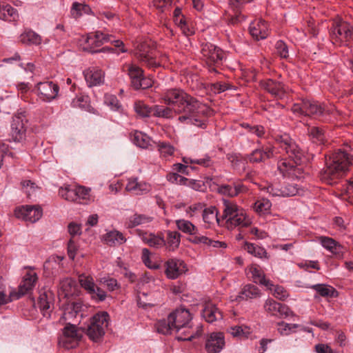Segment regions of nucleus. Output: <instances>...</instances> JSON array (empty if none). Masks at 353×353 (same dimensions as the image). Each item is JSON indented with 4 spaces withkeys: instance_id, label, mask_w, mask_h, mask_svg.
Here are the masks:
<instances>
[{
    "instance_id": "obj_1",
    "label": "nucleus",
    "mask_w": 353,
    "mask_h": 353,
    "mask_svg": "<svg viewBox=\"0 0 353 353\" xmlns=\"http://www.w3.org/2000/svg\"><path fill=\"white\" fill-rule=\"evenodd\" d=\"M164 103L176 107L178 114H184L179 117V121L189 125L205 128V119L210 110L205 105L179 89H170L165 91L161 97Z\"/></svg>"
},
{
    "instance_id": "obj_2",
    "label": "nucleus",
    "mask_w": 353,
    "mask_h": 353,
    "mask_svg": "<svg viewBox=\"0 0 353 353\" xmlns=\"http://www.w3.org/2000/svg\"><path fill=\"white\" fill-rule=\"evenodd\" d=\"M273 138L279 147L293 159V162L287 159L280 160L277 165L278 170L283 177L290 179H301L303 177L302 169L297 165L302 161L303 152L287 133H276L273 135Z\"/></svg>"
},
{
    "instance_id": "obj_3",
    "label": "nucleus",
    "mask_w": 353,
    "mask_h": 353,
    "mask_svg": "<svg viewBox=\"0 0 353 353\" xmlns=\"http://www.w3.org/2000/svg\"><path fill=\"white\" fill-rule=\"evenodd\" d=\"M352 164L353 150L339 149L326 159V165L321 173V179L328 184L336 183Z\"/></svg>"
},
{
    "instance_id": "obj_4",
    "label": "nucleus",
    "mask_w": 353,
    "mask_h": 353,
    "mask_svg": "<svg viewBox=\"0 0 353 353\" xmlns=\"http://www.w3.org/2000/svg\"><path fill=\"white\" fill-rule=\"evenodd\" d=\"M222 221H225L228 230L236 228H246L252 223V219L245 210L239 206L236 202L223 199L222 200Z\"/></svg>"
},
{
    "instance_id": "obj_5",
    "label": "nucleus",
    "mask_w": 353,
    "mask_h": 353,
    "mask_svg": "<svg viewBox=\"0 0 353 353\" xmlns=\"http://www.w3.org/2000/svg\"><path fill=\"white\" fill-rule=\"evenodd\" d=\"M170 320L173 322L175 331L179 332L183 328H188L187 331H184V336H179V341H191L192 339L199 336L201 333V330L196 331L190 330V323L192 316L190 312L185 308H178L171 312L170 314Z\"/></svg>"
},
{
    "instance_id": "obj_6",
    "label": "nucleus",
    "mask_w": 353,
    "mask_h": 353,
    "mask_svg": "<svg viewBox=\"0 0 353 353\" xmlns=\"http://www.w3.org/2000/svg\"><path fill=\"white\" fill-rule=\"evenodd\" d=\"M109 314L101 312L94 314L86 328V334L94 342H99L105 334L108 325Z\"/></svg>"
},
{
    "instance_id": "obj_7",
    "label": "nucleus",
    "mask_w": 353,
    "mask_h": 353,
    "mask_svg": "<svg viewBox=\"0 0 353 353\" xmlns=\"http://www.w3.org/2000/svg\"><path fill=\"white\" fill-rule=\"evenodd\" d=\"M292 111L299 115L314 117L330 114V110H327L324 104L307 99H302L300 103H294L292 107Z\"/></svg>"
},
{
    "instance_id": "obj_8",
    "label": "nucleus",
    "mask_w": 353,
    "mask_h": 353,
    "mask_svg": "<svg viewBox=\"0 0 353 353\" xmlns=\"http://www.w3.org/2000/svg\"><path fill=\"white\" fill-rule=\"evenodd\" d=\"M83 336V331L71 322L66 323L59 338V345L65 349H72L77 346Z\"/></svg>"
},
{
    "instance_id": "obj_9",
    "label": "nucleus",
    "mask_w": 353,
    "mask_h": 353,
    "mask_svg": "<svg viewBox=\"0 0 353 353\" xmlns=\"http://www.w3.org/2000/svg\"><path fill=\"white\" fill-rule=\"evenodd\" d=\"M201 53L208 65L209 71L217 72V68L222 64L224 59L222 50L212 43H206L203 46Z\"/></svg>"
},
{
    "instance_id": "obj_10",
    "label": "nucleus",
    "mask_w": 353,
    "mask_h": 353,
    "mask_svg": "<svg viewBox=\"0 0 353 353\" xmlns=\"http://www.w3.org/2000/svg\"><path fill=\"white\" fill-rule=\"evenodd\" d=\"M86 42L90 46V51L94 50V48L100 46L106 43H111L119 48L121 52H126L127 50L124 48L123 42L119 39H113V37L105 32L97 31L91 32L88 35Z\"/></svg>"
},
{
    "instance_id": "obj_11",
    "label": "nucleus",
    "mask_w": 353,
    "mask_h": 353,
    "mask_svg": "<svg viewBox=\"0 0 353 353\" xmlns=\"http://www.w3.org/2000/svg\"><path fill=\"white\" fill-rule=\"evenodd\" d=\"M158 54V52L146 42L139 44L135 52L136 57L141 62L152 68L161 65V61L157 59Z\"/></svg>"
},
{
    "instance_id": "obj_12",
    "label": "nucleus",
    "mask_w": 353,
    "mask_h": 353,
    "mask_svg": "<svg viewBox=\"0 0 353 353\" xmlns=\"http://www.w3.org/2000/svg\"><path fill=\"white\" fill-rule=\"evenodd\" d=\"M299 185L294 183L274 184L267 187V192L273 196H293L300 193Z\"/></svg>"
},
{
    "instance_id": "obj_13",
    "label": "nucleus",
    "mask_w": 353,
    "mask_h": 353,
    "mask_svg": "<svg viewBox=\"0 0 353 353\" xmlns=\"http://www.w3.org/2000/svg\"><path fill=\"white\" fill-rule=\"evenodd\" d=\"M27 120L22 113L15 115L11 123L10 137L14 142L21 143L26 139Z\"/></svg>"
},
{
    "instance_id": "obj_14",
    "label": "nucleus",
    "mask_w": 353,
    "mask_h": 353,
    "mask_svg": "<svg viewBox=\"0 0 353 353\" xmlns=\"http://www.w3.org/2000/svg\"><path fill=\"white\" fill-rule=\"evenodd\" d=\"M330 34L335 42L347 41L353 39V28L346 22H336Z\"/></svg>"
},
{
    "instance_id": "obj_15",
    "label": "nucleus",
    "mask_w": 353,
    "mask_h": 353,
    "mask_svg": "<svg viewBox=\"0 0 353 353\" xmlns=\"http://www.w3.org/2000/svg\"><path fill=\"white\" fill-rule=\"evenodd\" d=\"M81 304L77 302L68 303L64 307L62 315L59 319L60 323L66 325V323L71 322L76 323L80 321L82 316Z\"/></svg>"
},
{
    "instance_id": "obj_16",
    "label": "nucleus",
    "mask_w": 353,
    "mask_h": 353,
    "mask_svg": "<svg viewBox=\"0 0 353 353\" xmlns=\"http://www.w3.org/2000/svg\"><path fill=\"white\" fill-rule=\"evenodd\" d=\"M14 214L18 219L35 223L42 216V210L37 205H23L15 209Z\"/></svg>"
},
{
    "instance_id": "obj_17",
    "label": "nucleus",
    "mask_w": 353,
    "mask_h": 353,
    "mask_svg": "<svg viewBox=\"0 0 353 353\" xmlns=\"http://www.w3.org/2000/svg\"><path fill=\"white\" fill-rule=\"evenodd\" d=\"M79 293V287L75 280L65 278L60 281L58 288V296L60 300L78 296Z\"/></svg>"
},
{
    "instance_id": "obj_18",
    "label": "nucleus",
    "mask_w": 353,
    "mask_h": 353,
    "mask_svg": "<svg viewBox=\"0 0 353 353\" xmlns=\"http://www.w3.org/2000/svg\"><path fill=\"white\" fill-rule=\"evenodd\" d=\"M37 89L40 98L47 102L54 99L59 90V86L52 81L40 82L37 83Z\"/></svg>"
},
{
    "instance_id": "obj_19",
    "label": "nucleus",
    "mask_w": 353,
    "mask_h": 353,
    "mask_svg": "<svg viewBox=\"0 0 353 353\" xmlns=\"http://www.w3.org/2000/svg\"><path fill=\"white\" fill-rule=\"evenodd\" d=\"M225 337L221 332H212L206 339L205 347L208 353H219L225 347Z\"/></svg>"
},
{
    "instance_id": "obj_20",
    "label": "nucleus",
    "mask_w": 353,
    "mask_h": 353,
    "mask_svg": "<svg viewBox=\"0 0 353 353\" xmlns=\"http://www.w3.org/2000/svg\"><path fill=\"white\" fill-rule=\"evenodd\" d=\"M165 274L170 279H176L188 270L185 262L176 259H169L165 263Z\"/></svg>"
},
{
    "instance_id": "obj_21",
    "label": "nucleus",
    "mask_w": 353,
    "mask_h": 353,
    "mask_svg": "<svg viewBox=\"0 0 353 353\" xmlns=\"http://www.w3.org/2000/svg\"><path fill=\"white\" fill-rule=\"evenodd\" d=\"M321 245L327 251L331 252L338 259H342L344 256L347 250L334 239L321 236L319 238Z\"/></svg>"
},
{
    "instance_id": "obj_22",
    "label": "nucleus",
    "mask_w": 353,
    "mask_h": 353,
    "mask_svg": "<svg viewBox=\"0 0 353 353\" xmlns=\"http://www.w3.org/2000/svg\"><path fill=\"white\" fill-rule=\"evenodd\" d=\"M218 209L214 206L204 207L202 210V219L208 228H212L215 225H221L222 219L219 216Z\"/></svg>"
},
{
    "instance_id": "obj_23",
    "label": "nucleus",
    "mask_w": 353,
    "mask_h": 353,
    "mask_svg": "<svg viewBox=\"0 0 353 353\" xmlns=\"http://www.w3.org/2000/svg\"><path fill=\"white\" fill-rule=\"evenodd\" d=\"M53 299V293L49 289L43 288L40 290L38 305L40 310L42 311L43 316L47 318L50 316L49 310L50 305L52 303Z\"/></svg>"
},
{
    "instance_id": "obj_24",
    "label": "nucleus",
    "mask_w": 353,
    "mask_h": 353,
    "mask_svg": "<svg viewBox=\"0 0 353 353\" xmlns=\"http://www.w3.org/2000/svg\"><path fill=\"white\" fill-rule=\"evenodd\" d=\"M249 31L256 40L264 39L268 36V28L263 19H257L250 24Z\"/></svg>"
},
{
    "instance_id": "obj_25",
    "label": "nucleus",
    "mask_w": 353,
    "mask_h": 353,
    "mask_svg": "<svg viewBox=\"0 0 353 353\" xmlns=\"http://www.w3.org/2000/svg\"><path fill=\"white\" fill-rule=\"evenodd\" d=\"M85 79L89 86L99 85L104 81L103 72L97 68H90L83 72Z\"/></svg>"
},
{
    "instance_id": "obj_26",
    "label": "nucleus",
    "mask_w": 353,
    "mask_h": 353,
    "mask_svg": "<svg viewBox=\"0 0 353 353\" xmlns=\"http://www.w3.org/2000/svg\"><path fill=\"white\" fill-rule=\"evenodd\" d=\"M139 236L143 243L151 248L159 249L165 245V239L154 233L139 232Z\"/></svg>"
},
{
    "instance_id": "obj_27",
    "label": "nucleus",
    "mask_w": 353,
    "mask_h": 353,
    "mask_svg": "<svg viewBox=\"0 0 353 353\" xmlns=\"http://www.w3.org/2000/svg\"><path fill=\"white\" fill-rule=\"evenodd\" d=\"M37 273L32 269L28 270L23 277V281L19 285V292L25 294L33 290L37 281Z\"/></svg>"
},
{
    "instance_id": "obj_28",
    "label": "nucleus",
    "mask_w": 353,
    "mask_h": 353,
    "mask_svg": "<svg viewBox=\"0 0 353 353\" xmlns=\"http://www.w3.org/2000/svg\"><path fill=\"white\" fill-rule=\"evenodd\" d=\"M102 241L109 246H117L124 243L126 238L122 232L117 230H107L102 236Z\"/></svg>"
},
{
    "instance_id": "obj_29",
    "label": "nucleus",
    "mask_w": 353,
    "mask_h": 353,
    "mask_svg": "<svg viewBox=\"0 0 353 353\" xmlns=\"http://www.w3.org/2000/svg\"><path fill=\"white\" fill-rule=\"evenodd\" d=\"M260 294V290L257 287L248 284L243 287L239 295L235 296V298L231 296V301L239 302L244 300L256 299L259 297Z\"/></svg>"
},
{
    "instance_id": "obj_30",
    "label": "nucleus",
    "mask_w": 353,
    "mask_h": 353,
    "mask_svg": "<svg viewBox=\"0 0 353 353\" xmlns=\"http://www.w3.org/2000/svg\"><path fill=\"white\" fill-rule=\"evenodd\" d=\"M125 189L133 194H142L150 190V185L145 182L139 181L137 178H130L128 179Z\"/></svg>"
},
{
    "instance_id": "obj_31",
    "label": "nucleus",
    "mask_w": 353,
    "mask_h": 353,
    "mask_svg": "<svg viewBox=\"0 0 353 353\" xmlns=\"http://www.w3.org/2000/svg\"><path fill=\"white\" fill-rule=\"evenodd\" d=\"M274 157V148H267L266 149H256L253 150L248 156V160L250 163H260L266 159Z\"/></svg>"
},
{
    "instance_id": "obj_32",
    "label": "nucleus",
    "mask_w": 353,
    "mask_h": 353,
    "mask_svg": "<svg viewBox=\"0 0 353 353\" xmlns=\"http://www.w3.org/2000/svg\"><path fill=\"white\" fill-rule=\"evenodd\" d=\"M263 86L272 96L278 99H282L285 96V91L281 82L268 79L263 83Z\"/></svg>"
},
{
    "instance_id": "obj_33",
    "label": "nucleus",
    "mask_w": 353,
    "mask_h": 353,
    "mask_svg": "<svg viewBox=\"0 0 353 353\" xmlns=\"http://www.w3.org/2000/svg\"><path fill=\"white\" fill-rule=\"evenodd\" d=\"M202 316L207 322L210 323L222 319L221 312L212 303H208L205 305L202 310Z\"/></svg>"
},
{
    "instance_id": "obj_34",
    "label": "nucleus",
    "mask_w": 353,
    "mask_h": 353,
    "mask_svg": "<svg viewBox=\"0 0 353 353\" xmlns=\"http://www.w3.org/2000/svg\"><path fill=\"white\" fill-rule=\"evenodd\" d=\"M152 221V218L145 214L135 213L126 218L125 225L128 228H133L139 225L148 224Z\"/></svg>"
},
{
    "instance_id": "obj_35",
    "label": "nucleus",
    "mask_w": 353,
    "mask_h": 353,
    "mask_svg": "<svg viewBox=\"0 0 353 353\" xmlns=\"http://www.w3.org/2000/svg\"><path fill=\"white\" fill-rule=\"evenodd\" d=\"M248 274L251 275L253 281L256 283H260L266 287L272 286V283L267 280L263 272L256 265H252L248 268Z\"/></svg>"
},
{
    "instance_id": "obj_36",
    "label": "nucleus",
    "mask_w": 353,
    "mask_h": 353,
    "mask_svg": "<svg viewBox=\"0 0 353 353\" xmlns=\"http://www.w3.org/2000/svg\"><path fill=\"white\" fill-rule=\"evenodd\" d=\"M123 71L126 72L131 79L133 88L135 87V81L139 83L143 76V70L138 65L133 63H128L123 66Z\"/></svg>"
},
{
    "instance_id": "obj_37",
    "label": "nucleus",
    "mask_w": 353,
    "mask_h": 353,
    "mask_svg": "<svg viewBox=\"0 0 353 353\" xmlns=\"http://www.w3.org/2000/svg\"><path fill=\"white\" fill-rule=\"evenodd\" d=\"M165 241V249L170 252L176 250L181 243V234L177 231L168 230Z\"/></svg>"
},
{
    "instance_id": "obj_38",
    "label": "nucleus",
    "mask_w": 353,
    "mask_h": 353,
    "mask_svg": "<svg viewBox=\"0 0 353 353\" xmlns=\"http://www.w3.org/2000/svg\"><path fill=\"white\" fill-rule=\"evenodd\" d=\"M19 41L27 46L39 45L41 42V37L35 32L28 30L20 34Z\"/></svg>"
},
{
    "instance_id": "obj_39",
    "label": "nucleus",
    "mask_w": 353,
    "mask_h": 353,
    "mask_svg": "<svg viewBox=\"0 0 353 353\" xmlns=\"http://www.w3.org/2000/svg\"><path fill=\"white\" fill-rule=\"evenodd\" d=\"M176 228L184 234L192 236L198 234V228L190 221L185 219H180L175 221Z\"/></svg>"
},
{
    "instance_id": "obj_40",
    "label": "nucleus",
    "mask_w": 353,
    "mask_h": 353,
    "mask_svg": "<svg viewBox=\"0 0 353 353\" xmlns=\"http://www.w3.org/2000/svg\"><path fill=\"white\" fill-rule=\"evenodd\" d=\"M245 0H229V6L234 11V17L231 18V23L234 24L245 20V17L241 14V8Z\"/></svg>"
},
{
    "instance_id": "obj_41",
    "label": "nucleus",
    "mask_w": 353,
    "mask_h": 353,
    "mask_svg": "<svg viewBox=\"0 0 353 353\" xmlns=\"http://www.w3.org/2000/svg\"><path fill=\"white\" fill-rule=\"evenodd\" d=\"M19 19L17 10L11 6L0 5V19L8 21H17Z\"/></svg>"
},
{
    "instance_id": "obj_42",
    "label": "nucleus",
    "mask_w": 353,
    "mask_h": 353,
    "mask_svg": "<svg viewBox=\"0 0 353 353\" xmlns=\"http://www.w3.org/2000/svg\"><path fill=\"white\" fill-rule=\"evenodd\" d=\"M153 116L159 118L172 119L177 113L176 110H173L170 107H165L160 105L152 106Z\"/></svg>"
},
{
    "instance_id": "obj_43",
    "label": "nucleus",
    "mask_w": 353,
    "mask_h": 353,
    "mask_svg": "<svg viewBox=\"0 0 353 353\" xmlns=\"http://www.w3.org/2000/svg\"><path fill=\"white\" fill-rule=\"evenodd\" d=\"M132 141L137 146L145 149L150 145L152 139L146 134L135 131L132 136Z\"/></svg>"
},
{
    "instance_id": "obj_44",
    "label": "nucleus",
    "mask_w": 353,
    "mask_h": 353,
    "mask_svg": "<svg viewBox=\"0 0 353 353\" xmlns=\"http://www.w3.org/2000/svg\"><path fill=\"white\" fill-rule=\"evenodd\" d=\"M157 331L162 334H170L173 330H175L173 322L170 320V316L168 315L167 319H163L158 321L155 325Z\"/></svg>"
},
{
    "instance_id": "obj_45",
    "label": "nucleus",
    "mask_w": 353,
    "mask_h": 353,
    "mask_svg": "<svg viewBox=\"0 0 353 353\" xmlns=\"http://www.w3.org/2000/svg\"><path fill=\"white\" fill-rule=\"evenodd\" d=\"M243 249L249 254L259 259L268 258V253L266 250L263 248L254 243L245 242Z\"/></svg>"
},
{
    "instance_id": "obj_46",
    "label": "nucleus",
    "mask_w": 353,
    "mask_h": 353,
    "mask_svg": "<svg viewBox=\"0 0 353 353\" xmlns=\"http://www.w3.org/2000/svg\"><path fill=\"white\" fill-rule=\"evenodd\" d=\"M157 148L161 158L168 159L174 152V148L170 143L159 141L157 143Z\"/></svg>"
},
{
    "instance_id": "obj_47",
    "label": "nucleus",
    "mask_w": 353,
    "mask_h": 353,
    "mask_svg": "<svg viewBox=\"0 0 353 353\" xmlns=\"http://www.w3.org/2000/svg\"><path fill=\"white\" fill-rule=\"evenodd\" d=\"M77 200L76 202L80 204H87L91 201L90 188L84 186H77Z\"/></svg>"
},
{
    "instance_id": "obj_48",
    "label": "nucleus",
    "mask_w": 353,
    "mask_h": 353,
    "mask_svg": "<svg viewBox=\"0 0 353 353\" xmlns=\"http://www.w3.org/2000/svg\"><path fill=\"white\" fill-rule=\"evenodd\" d=\"M227 332L234 337H248L251 330L248 326L246 325H234L228 327Z\"/></svg>"
},
{
    "instance_id": "obj_49",
    "label": "nucleus",
    "mask_w": 353,
    "mask_h": 353,
    "mask_svg": "<svg viewBox=\"0 0 353 353\" xmlns=\"http://www.w3.org/2000/svg\"><path fill=\"white\" fill-rule=\"evenodd\" d=\"M134 108L136 113L141 117L145 118L153 116L152 106L150 107L143 101H137L134 103Z\"/></svg>"
},
{
    "instance_id": "obj_50",
    "label": "nucleus",
    "mask_w": 353,
    "mask_h": 353,
    "mask_svg": "<svg viewBox=\"0 0 353 353\" xmlns=\"http://www.w3.org/2000/svg\"><path fill=\"white\" fill-rule=\"evenodd\" d=\"M271 207V202L265 198L258 199L254 204V210L259 214H268Z\"/></svg>"
},
{
    "instance_id": "obj_51",
    "label": "nucleus",
    "mask_w": 353,
    "mask_h": 353,
    "mask_svg": "<svg viewBox=\"0 0 353 353\" xmlns=\"http://www.w3.org/2000/svg\"><path fill=\"white\" fill-rule=\"evenodd\" d=\"M79 282L81 286L86 291L88 294L92 292V290L97 285L94 283V279L91 276L85 275L83 274L79 275Z\"/></svg>"
},
{
    "instance_id": "obj_52",
    "label": "nucleus",
    "mask_w": 353,
    "mask_h": 353,
    "mask_svg": "<svg viewBox=\"0 0 353 353\" xmlns=\"http://www.w3.org/2000/svg\"><path fill=\"white\" fill-rule=\"evenodd\" d=\"M308 133L313 141L319 144L323 143L325 139L324 130L319 127H311L308 128Z\"/></svg>"
},
{
    "instance_id": "obj_53",
    "label": "nucleus",
    "mask_w": 353,
    "mask_h": 353,
    "mask_svg": "<svg viewBox=\"0 0 353 353\" xmlns=\"http://www.w3.org/2000/svg\"><path fill=\"white\" fill-rule=\"evenodd\" d=\"M76 187L72 188L70 185L64 188H60L59 190V194L64 199L76 202L77 200Z\"/></svg>"
},
{
    "instance_id": "obj_54",
    "label": "nucleus",
    "mask_w": 353,
    "mask_h": 353,
    "mask_svg": "<svg viewBox=\"0 0 353 353\" xmlns=\"http://www.w3.org/2000/svg\"><path fill=\"white\" fill-rule=\"evenodd\" d=\"M298 324L287 323L283 321L277 323V330L281 335L288 336L295 332V330L299 327Z\"/></svg>"
},
{
    "instance_id": "obj_55",
    "label": "nucleus",
    "mask_w": 353,
    "mask_h": 353,
    "mask_svg": "<svg viewBox=\"0 0 353 353\" xmlns=\"http://www.w3.org/2000/svg\"><path fill=\"white\" fill-rule=\"evenodd\" d=\"M91 9L89 6L80 3H74L71 9V14L74 18H78L83 14V13H89Z\"/></svg>"
},
{
    "instance_id": "obj_56",
    "label": "nucleus",
    "mask_w": 353,
    "mask_h": 353,
    "mask_svg": "<svg viewBox=\"0 0 353 353\" xmlns=\"http://www.w3.org/2000/svg\"><path fill=\"white\" fill-rule=\"evenodd\" d=\"M205 205L203 203L198 202L188 206L185 211L188 218L192 219L197 216L202 212Z\"/></svg>"
},
{
    "instance_id": "obj_57",
    "label": "nucleus",
    "mask_w": 353,
    "mask_h": 353,
    "mask_svg": "<svg viewBox=\"0 0 353 353\" xmlns=\"http://www.w3.org/2000/svg\"><path fill=\"white\" fill-rule=\"evenodd\" d=\"M72 106L73 108H80L84 110H89V99L88 96L79 95L72 101Z\"/></svg>"
},
{
    "instance_id": "obj_58",
    "label": "nucleus",
    "mask_w": 353,
    "mask_h": 353,
    "mask_svg": "<svg viewBox=\"0 0 353 353\" xmlns=\"http://www.w3.org/2000/svg\"><path fill=\"white\" fill-rule=\"evenodd\" d=\"M311 288L316 291L322 296H333L334 289L325 284H316L311 286Z\"/></svg>"
},
{
    "instance_id": "obj_59",
    "label": "nucleus",
    "mask_w": 353,
    "mask_h": 353,
    "mask_svg": "<svg viewBox=\"0 0 353 353\" xmlns=\"http://www.w3.org/2000/svg\"><path fill=\"white\" fill-rule=\"evenodd\" d=\"M242 127L248 130V132L256 135L259 138H263L265 136V130L263 126L259 125H251L248 123H243Z\"/></svg>"
},
{
    "instance_id": "obj_60",
    "label": "nucleus",
    "mask_w": 353,
    "mask_h": 353,
    "mask_svg": "<svg viewBox=\"0 0 353 353\" xmlns=\"http://www.w3.org/2000/svg\"><path fill=\"white\" fill-rule=\"evenodd\" d=\"M267 288L272 291L274 296L279 300H285L288 296L287 290L283 286L274 285L272 283V286L269 285Z\"/></svg>"
},
{
    "instance_id": "obj_61",
    "label": "nucleus",
    "mask_w": 353,
    "mask_h": 353,
    "mask_svg": "<svg viewBox=\"0 0 353 353\" xmlns=\"http://www.w3.org/2000/svg\"><path fill=\"white\" fill-rule=\"evenodd\" d=\"M174 21L175 24L181 28L184 34L191 35L194 34L193 29L189 27L184 16L174 18Z\"/></svg>"
},
{
    "instance_id": "obj_62",
    "label": "nucleus",
    "mask_w": 353,
    "mask_h": 353,
    "mask_svg": "<svg viewBox=\"0 0 353 353\" xmlns=\"http://www.w3.org/2000/svg\"><path fill=\"white\" fill-rule=\"evenodd\" d=\"M99 282L106 287L110 292H113L120 287L117 279L109 276L101 278Z\"/></svg>"
},
{
    "instance_id": "obj_63",
    "label": "nucleus",
    "mask_w": 353,
    "mask_h": 353,
    "mask_svg": "<svg viewBox=\"0 0 353 353\" xmlns=\"http://www.w3.org/2000/svg\"><path fill=\"white\" fill-rule=\"evenodd\" d=\"M92 300L97 302H103L107 298V293L97 285L89 294Z\"/></svg>"
},
{
    "instance_id": "obj_64",
    "label": "nucleus",
    "mask_w": 353,
    "mask_h": 353,
    "mask_svg": "<svg viewBox=\"0 0 353 353\" xmlns=\"http://www.w3.org/2000/svg\"><path fill=\"white\" fill-rule=\"evenodd\" d=\"M281 303H279L273 299H268L264 305L265 310L270 313L272 316H276L278 314L279 309L280 308Z\"/></svg>"
}]
</instances>
